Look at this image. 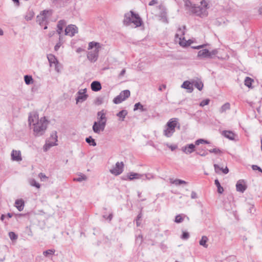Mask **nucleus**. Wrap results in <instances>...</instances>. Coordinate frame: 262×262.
Masks as SVG:
<instances>
[{"label":"nucleus","instance_id":"1","mask_svg":"<svg viewBox=\"0 0 262 262\" xmlns=\"http://www.w3.org/2000/svg\"><path fill=\"white\" fill-rule=\"evenodd\" d=\"M132 23L134 24L136 27H140L143 24L142 19L139 14L135 13L133 11L125 14L123 19V24L126 26L130 25Z\"/></svg>","mask_w":262,"mask_h":262},{"label":"nucleus","instance_id":"2","mask_svg":"<svg viewBox=\"0 0 262 262\" xmlns=\"http://www.w3.org/2000/svg\"><path fill=\"white\" fill-rule=\"evenodd\" d=\"M48 121L46 119L45 117H41L39 120V122H36L34 125H33V131L35 136H41L45 133Z\"/></svg>","mask_w":262,"mask_h":262},{"label":"nucleus","instance_id":"3","mask_svg":"<svg viewBox=\"0 0 262 262\" xmlns=\"http://www.w3.org/2000/svg\"><path fill=\"white\" fill-rule=\"evenodd\" d=\"M178 125V128H180V124L178 123V119L173 118L170 119L166 123V128L164 130L163 135L166 137H170L175 132V128Z\"/></svg>","mask_w":262,"mask_h":262},{"label":"nucleus","instance_id":"4","mask_svg":"<svg viewBox=\"0 0 262 262\" xmlns=\"http://www.w3.org/2000/svg\"><path fill=\"white\" fill-rule=\"evenodd\" d=\"M49 11L45 10L41 11L39 15L37 16L36 21L41 26L45 25L43 29L46 30L48 28L47 27V16Z\"/></svg>","mask_w":262,"mask_h":262},{"label":"nucleus","instance_id":"5","mask_svg":"<svg viewBox=\"0 0 262 262\" xmlns=\"http://www.w3.org/2000/svg\"><path fill=\"white\" fill-rule=\"evenodd\" d=\"M124 164L123 162H117L114 167L110 170L112 174L117 176L121 174L124 170Z\"/></svg>","mask_w":262,"mask_h":262},{"label":"nucleus","instance_id":"6","mask_svg":"<svg viewBox=\"0 0 262 262\" xmlns=\"http://www.w3.org/2000/svg\"><path fill=\"white\" fill-rule=\"evenodd\" d=\"M191 12L196 15L201 17H203L207 16L208 12L207 10L201 6H193L191 8Z\"/></svg>","mask_w":262,"mask_h":262},{"label":"nucleus","instance_id":"7","mask_svg":"<svg viewBox=\"0 0 262 262\" xmlns=\"http://www.w3.org/2000/svg\"><path fill=\"white\" fill-rule=\"evenodd\" d=\"M158 8L160 10H161L159 15V20L163 23L168 24V20L167 17V12L165 7L163 5H160L158 6Z\"/></svg>","mask_w":262,"mask_h":262},{"label":"nucleus","instance_id":"8","mask_svg":"<svg viewBox=\"0 0 262 262\" xmlns=\"http://www.w3.org/2000/svg\"><path fill=\"white\" fill-rule=\"evenodd\" d=\"M144 175L133 172H129L127 174L126 178L123 177L122 178L123 180L133 181L137 179H144Z\"/></svg>","mask_w":262,"mask_h":262},{"label":"nucleus","instance_id":"9","mask_svg":"<svg viewBox=\"0 0 262 262\" xmlns=\"http://www.w3.org/2000/svg\"><path fill=\"white\" fill-rule=\"evenodd\" d=\"M50 140H53V141L50 142L49 143H46L44 147V150H47L48 148L52 147L53 146L56 145V142L57 141V132L54 131L52 133L50 136Z\"/></svg>","mask_w":262,"mask_h":262},{"label":"nucleus","instance_id":"10","mask_svg":"<svg viewBox=\"0 0 262 262\" xmlns=\"http://www.w3.org/2000/svg\"><path fill=\"white\" fill-rule=\"evenodd\" d=\"M99 50L95 49L93 51H90L87 54V58L91 62H96L98 58Z\"/></svg>","mask_w":262,"mask_h":262},{"label":"nucleus","instance_id":"11","mask_svg":"<svg viewBox=\"0 0 262 262\" xmlns=\"http://www.w3.org/2000/svg\"><path fill=\"white\" fill-rule=\"evenodd\" d=\"M106 124L104 122L99 123V122L95 121L94 122L92 128L94 133L96 134H100L101 131H103L105 127Z\"/></svg>","mask_w":262,"mask_h":262},{"label":"nucleus","instance_id":"12","mask_svg":"<svg viewBox=\"0 0 262 262\" xmlns=\"http://www.w3.org/2000/svg\"><path fill=\"white\" fill-rule=\"evenodd\" d=\"M181 150L185 154L189 155L194 151L196 152V148L195 144L191 143L183 146L181 148Z\"/></svg>","mask_w":262,"mask_h":262},{"label":"nucleus","instance_id":"13","mask_svg":"<svg viewBox=\"0 0 262 262\" xmlns=\"http://www.w3.org/2000/svg\"><path fill=\"white\" fill-rule=\"evenodd\" d=\"M78 32V28L75 25H71L66 27L65 29V35L73 36Z\"/></svg>","mask_w":262,"mask_h":262},{"label":"nucleus","instance_id":"14","mask_svg":"<svg viewBox=\"0 0 262 262\" xmlns=\"http://www.w3.org/2000/svg\"><path fill=\"white\" fill-rule=\"evenodd\" d=\"M83 91V92H82L81 91H79L78 92V93H77L78 96L76 98L77 103L82 102L85 101L86 99H87L88 95L85 94L86 92V89H85Z\"/></svg>","mask_w":262,"mask_h":262},{"label":"nucleus","instance_id":"15","mask_svg":"<svg viewBox=\"0 0 262 262\" xmlns=\"http://www.w3.org/2000/svg\"><path fill=\"white\" fill-rule=\"evenodd\" d=\"M28 122L31 125H34L35 123L39 122L38 114L37 113H30L28 118Z\"/></svg>","mask_w":262,"mask_h":262},{"label":"nucleus","instance_id":"16","mask_svg":"<svg viewBox=\"0 0 262 262\" xmlns=\"http://www.w3.org/2000/svg\"><path fill=\"white\" fill-rule=\"evenodd\" d=\"M48 61L50 63V66L53 65L55 66V69L56 71H58L57 69V65L58 64V61L56 57L53 54H49L47 56Z\"/></svg>","mask_w":262,"mask_h":262},{"label":"nucleus","instance_id":"17","mask_svg":"<svg viewBox=\"0 0 262 262\" xmlns=\"http://www.w3.org/2000/svg\"><path fill=\"white\" fill-rule=\"evenodd\" d=\"M236 188L237 191L243 193L247 189V186L244 180H239L236 184Z\"/></svg>","mask_w":262,"mask_h":262},{"label":"nucleus","instance_id":"18","mask_svg":"<svg viewBox=\"0 0 262 262\" xmlns=\"http://www.w3.org/2000/svg\"><path fill=\"white\" fill-rule=\"evenodd\" d=\"M97 119L98 122L99 123L104 122L105 124H106L107 118L106 117V114L104 112V110H101L97 113Z\"/></svg>","mask_w":262,"mask_h":262},{"label":"nucleus","instance_id":"19","mask_svg":"<svg viewBox=\"0 0 262 262\" xmlns=\"http://www.w3.org/2000/svg\"><path fill=\"white\" fill-rule=\"evenodd\" d=\"M11 159L13 161H20L22 160L21 153L19 150H13L11 152Z\"/></svg>","mask_w":262,"mask_h":262},{"label":"nucleus","instance_id":"20","mask_svg":"<svg viewBox=\"0 0 262 262\" xmlns=\"http://www.w3.org/2000/svg\"><path fill=\"white\" fill-rule=\"evenodd\" d=\"M181 87L187 90V91L189 93H191L193 91V83L189 81H185L182 84Z\"/></svg>","mask_w":262,"mask_h":262},{"label":"nucleus","instance_id":"21","mask_svg":"<svg viewBox=\"0 0 262 262\" xmlns=\"http://www.w3.org/2000/svg\"><path fill=\"white\" fill-rule=\"evenodd\" d=\"M91 88L93 91L98 92L101 89V85L100 82L94 81L91 83Z\"/></svg>","mask_w":262,"mask_h":262},{"label":"nucleus","instance_id":"22","mask_svg":"<svg viewBox=\"0 0 262 262\" xmlns=\"http://www.w3.org/2000/svg\"><path fill=\"white\" fill-rule=\"evenodd\" d=\"M214 168L215 172L216 173H220V171H222V172L224 174H227L229 172V169L226 166L225 168H221L219 165L217 164H214Z\"/></svg>","mask_w":262,"mask_h":262},{"label":"nucleus","instance_id":"23","mask_svg":"<svg viewBox=\"0 0 262 262\" xmlns=\"http://www.w3.org/2000/svg\"><path fill=\"white\" fill-rule=\"evenodd\" d=\"M208 56H209V50L207 49L200 50L198 53V57L201 58H207Z\"/></svg>","mask_w":262,"mask_h":262},{"label":"nucleus","instance_id":"24","mask_svg":"<svg viewBox=\"0 0 262 262\" xmlns=\"http://www.w3.org/2000/svg\"><path fill=\"white\" fill-rule=\"evenodd\" d=\"M15 207L18 210L21 211L24 209L25 206V202L23 199H18L15 201Z\"/></svg>","mask_w":262,"mask_h":262},{"label":"nucleus","instance_id":"25","mask_svg":"<svg viewBox=\"0 0 262 262\" xmlns=\"http://www.w3.org/2000/svg\"><path fill=\"white\" fill-rule=\"evenodd\" d=\"M222 135L231 140L234 139L235 135L232 131L224 130L222 132Z\"/></svg>","mask_w":262,"mask_h":262},{"label":"nucleus","instance_id":"26","mask_svg":"<svg viewBox=\"0 0 262 262\" xmlns=\"http://www.w3.org/2000/svg\"><path fill=\"white\" fill-rule=\"evenodd\" d=\"M208 154L207 150L202 147L196 148L195 152L196 155H200L202 157H205L208 155Z\"/></svg>","mask_w":262,"mask_h":262},{"label":"nucleus","instance_id":"27","mask_svg":"<svg viewBox=\"0 0 262 262\" xmlns=\"http://www.w3.org/2000/svg\"><path fill=\"white\" fill-rule=\"evenodd\" d=\"M66 25V21L64 20H60L58 22L57 28V32L60 35L62 31L64 26Z\"/></svg>","mask_w":262,"mask_h":262},{"label":"nucleus","instance_id":"28","mask_svg":"<svg viewBox=\"0 0 262 262\" xmlns=\"http://www.w3.org/2000/svg\"><path fill=\"white\" fill-rule=\"evenodd\" d=\"M127 115V111L125 110H123L118 112L116 116L120 118V120L121 121H124L125 116Z\"/></svg>","mask_w":262,"mask_h":262},{"label":"nucleus","instance_id":"29","mask_svg":"<svg viewBox=\"0 0 262 262\" xmlns=\"http://www.w3.org/2000/svg\"><path fill=\"white\" fill-rule=\"evenodd\" d=\"M93 48H95V49H97L98 50H99V49L101 48V46L99 42H95V41H91V42H89L88 50H91Z\"/></svg>","mask_w":262,"mask_h":262},{"label":"nucleus","instance_id":"30","mask_svg":"<svg viewBox=\"0 0 262 262\" xmlns=\"http://www.w3.org/2000/svg\"><path fill=\"white\" fill-rule=\"evenodd\" d=\"M105 97V95H101L97 97L94 101L95 104L97 105H100L102 104L104 102Z\"/></svg>","mask_w":262,"mask_h":262},{"label":"nucleus","instance_id":"31","mask_svg":"<svg viewBox=\"0 0 262 262\" xmlns=\"http://www.w3.org/2000/svg\"><path fill=\"white\" fill-rule=\"evenodd\" d=\"M208 241V238L206 236H203L199 242V244L201 246H203L205 248L208 247L207 242Z\"/></svg>","mask_w":262,"mask_h":262},{"label":"nucleus","instance_id":"32","mask_svg":"<svg viewBox=\"0 0 262 262\" xmlns=\"http://www.w3.org/2000/svg\"><path fill=\"white\" fill-rule=\"evenodd\" d=\"M85 141L87 143H88L90 145L93 146H96L97 144L96 142L92 136H89L85 139Z\"/></svg>","mask_w":262,"mask_h":262},{"label":"nucleus","instance_id":"33","mask_svg":"<svg viewBox=\"0 0 262 262\" xmlns=\"http://www.w3.org/2000/svg\"><path fill=\"white\" fill-rule=\"evenodd\" d=\"M139 109L141 111V112H145L146 111V109L143 107V105L140 102L136 103L135 104L134 111H136Z\"/></svg>","mask_w":262,"mask_h":262},{"label":"nucleus","instance_id":"34","mask_svg":"<svg viewBox=\"0 0 262 262\" xmlns=\"http://www.w3.org/2000/svg\"><path fill=\"white\" fill-rule=\"evenodd\" d=\"M253 82V79L249 77H246L244 81L245 85L249 88H252V84Z\"/></svg>","mask_w":262,"mask_h":262},{"label":"nucleus","instance_id":"35","mask_svg":"<svg viewBox=\"0 0 262 262\" xmlns=\"http://www.w3.org/2000/svg\"><path fill=\"white\" fill-rule=\"evenodd\" d=\"M193 85H194V87L198 89L199 91H201L204 86V84L202 81H198L193 82Z\"/></svg>","mask_w":262,"mask_h":262},{"label":"nucleus","instance_id":"36","mask_svg":"<svg viewBox=\"0 0 262 262\" xmlns=\"http://www.w3.org/2000/svg\"><path fill=\"white\" fill-rule=\"evenodd\" d=\"M120 94L122 96V97L123 98L124 100H125L126 98L130 96V93L129 90H125L121 91Z\"/></svg>","mask_w":262,"mask_h":262},{"label":"nucleus","instance_id":"37","mask_svg":"<svg viewBox=\"0 0 262 262\" xmlns=\"http://www.w3.org/2000/svg\"><path fill=\"white\" fill-rule=\"evenodd\" d=\"M214 184L217 188V192L220 194L222 193L224 191V189L221 186L220 183L217 179L215 180Z\"/></svg>","mask_w":262,"mask_h":262},{"label":"nucleus","instance_id":"38","mask_svg":"<svg viewBox=\"0 0 262 262\" xmlns=\"http://www.w3.org/2000/svg\"><path fill=\"white\" fill-rule=\"evenodd\" d=\"M24 80L26 84L29 85L33 82L32 77L30 75H25L24 76Z\"/></svg>","mask_w":262,"mask_h":262},{"label":"nucleus","instance_id":"39","mask_svg":"<svg viewBox=\"0 0 262 262\" xmlns=\"http://www.w3.org/2000/svg\"><path fill=\"white\" fill-rule=\"evenodd\" d=\"M170 182L177 186L180 185L181 184H186L187 183V182L180 179H176L173 181H171Z\"/></svg>","mask_w":262,"mask_h":262},{"label":"nucleus","instance_id":"40","mask_svg":"<svg viewBox=\"0 0 262 262\" xmlns=\"http://www.w3.org/2000/svg\"><path fill=\"white\" fill-rule=\"evenodd\" d=\"M123 101H124L123 98L122 97V96L119 94V95L116 96L114 99H113V102L115 104H119L121 103Z\"/></svg>","mask_w":262,"mask_h":262},{"label":"nucleus","instance_id":"41","mask_svg":"<svg viewBox=\"0 0 262 262\" xmlns=\"http://www.w3.org/2000/svg\"><path fill=\"white\" fill-rule=\"evenodd\" d=\"M178 32H179V33H177L176 34L175 37L181 39L182 37H183L185 34V32L184 30H182L181 28H179Z\"/></svg>","mask_w":262,"mask_h":262},{"label":"nucleus","instance_id":"42","mask_svg":"<svg viewBox=\"0 0 262 262\" xmlns=\"http://www.w3.org/2000/svg\"><path fill=\"white\" fill-rule=\"evenodd\" d=\"M86 179L87 177H86V176L81 173L79 175L78 178L74 179V181L77 182H82L83 180H86Z\"/></svg>","mask_w":262,"mask_h":262},{"label":"nucleus","instance_id":"43","mask_svg":"<svg viewBox=\"0 0 262 262\" xmlns=\"http://www.w3.org/2000/svg\"><path fill=\"white\" fill-rule=\"evenodd\" d=\"M209 142L208 140H205L204 139H199L196 140L195 141V145H199L200 144H209Z\"/></svg>","mask_w":262,"mask_h":262},{"label":"nucleus","instance_id":"44","mask_svg":"<svg viewBox=\"0 0 262 262\" xmlns=\"http://www.w3.org/2000/svg\"><path fill=\"white\" fill-rule=\"evenodd\" d=\"M218 53V49H215L211 51H209L208 58H213L214 56H215Z\"/></svg>","mask_w":262,"mask_h":262},{"label":"nucleus","instance_id":"45","mask_svg":"<svg viewBox=\"0 0 262 262\" xmlns=\"http://www.w3.org/2000/svg\"><path fill=\"white\" fill-rule=\"evenodd\" d=\"M34 13L32 11H29L25 16V19L27 20H31L34 17Z\"/></svg>","mask_w":262,"mask_h":262},{"label":"nucleus","instance_id":"46","mask_svg":"<svg viewBox=\"0 0 262 262\" xmlns=\"http://www.w3.org/2000/svg\"><path fill=\"white\" fill-rule=\"evenodd\" d=\"M55 250L54 249H49L43 251V254L45 256H48V255H52L54 254Z\"/></svg>","mask_w":262,"mask_h":262},{"label":"nucleus","instance_id":"47","mask_svg":"<svg viewBox=\"0 0 262 262\" xmlns=\"http://www.w3.org/2000/svg\"><path fill=\"white\" fill-rule=\"evenodd\" d=\"M230 104L229 103H226L224 105H223L221 108L220 112L223 113L225 112L226 110L230 109Z\"/></svg>","mask_w":262,"mask_h":262},{"label":"nucleus","instance_id":"48","mask_svg":"<svg viewBox=\"0 0 262 262\" xmlns=\"http://www.w3.org/2000/svg\"><path fill=\"white\" fill-rule=\"evenodd\" d=\"M30 183L31 186L35 187L37 188H39L40 187V184L37 183L34 179H32L30 181Z\"/></svg>","mask_w":262,"mask_h":262},{"label":"nucleus","instance_id":"49","mask_svg":"<svg viewBox=\"0 0 262 262\" xmlns=\"http://www.w3.org/2000/svg\"><path fill=\"white\" fill-rule=\"evenodd\" d=\"M9 236L11 240H16L18 238L17 235L12 231L9 233Z\"/></svg>","mask_w":262,"mask_h":262},{"label":"nucleus","instance_id":"50","mask_svg":"<svg viewBox=\"0 0 262 262\" xmlns=\"http://www.w3.org/2000/svg\"><path fill=\"white\" fill-rule=\"evenodd\" d=\"M38 177L42 181H46L48 179V177H47L45 173L42 172L39 173Z\"/></svg>","mask_w":262,"mask_h":262},{"label":"nucleus","instance_id":"51","mask_svg":"<svg viewBox=\"0 0 262 262\" xmlns=\"http://www.w3.org/2000/svg\"><path fill=\"white\" fill-rule=\"evenodd\" d=\"M184 219L180 214L176 215L174 222L177 223H180L183 221Z\"/></svg>","mask_w":262,"mask_h":262},{"label":"nucleus","instance_id":"52","mask_svg":"<svg viewBox=\"0 0 262 262\" xmlns=\"http://www.w3.org/2000/svg\"><path fill=\"white\" fill-rule=\"evenodd\" d=\"M201 7L204 8L206 10L209 8L208 4L205 0H202L200 2Z\"/></svg>","mask_w":262,"mask_h":262},{"label":"nucleus","instance_id":"53","mask_svg":"<svg viewBox=\"0 0 262 262\" xmlns=\"http://www.w3.org/2000/svg\"><path fill=\"white\" fill-rule=\"evenodd\" d=\"M208 151L210 153H214L215 154L222 153V151L219 148H215L212 149H209Z\"/></svg>","mask_w":262,"mask_h":262},{"label":"nucleus","instance_id":"54","mask_svg":"<svg viewBox=\"0 0 262 262\" xmlns=\"http://www.w3.org/2000/svg\"><path fill=\"white\" fill-rule=\"evenodd\" d=\"M210 100L209 99H206L201 101L200 103V106H204L208 105L209 103Z\"/></svg>","mask_w":262,"mask_h":262},{"label":"nucleus","instance_id":"55","mask_svg":"<svg viewBox=\"0 0 262 262\" xmlns=\"http://www.w3.org/2000/svg\"><path fill=\"white\" fill-rule=\"evenodd\" d=\"M255 209L254 208V206L253 205H250V207L248 210V212L251 214H254L255 212Z\"/></svg>","mask_w":262,"mask_h":262},{"label":"nucleus","instance_id":"56","mask_svg":"<svg viewBox=\"0 0 262 262\" xmlns=\"http://www.w3.org/2000/svg\"><path fill=\"white\" fill-rule=\"evenodd\" d=\"M189 237V234L187 232H183L181 235V238L183 239H187Z\"/></svg>","mask_w":262,"mask_h":262},{"label":"nucleus","instance_id":"57","mask_svg":"<svg viewBox=\"0 0 262 262\" xmlns=\"http://www.w3.org/2000/svg\"><path fill=\"white\" fill-rule=\"evenodd\" d=\"M252 168L253 170H258L259 171H260V172L262 173V169L259 167L258 166L256 165H252Z\"/></svg>","mask_w":262,"mask_h":262},{"label":"nucleus","instance_id":"58","mask_svg":"<svg viewBox=\"0 0 262 262\" xmlns=\"http://www.w3.org/2000/svg\"><path fill=\"white\" fill-rule=\"evenodd\" d=\"M62 45V42L60 41V40L57 42L54 47L55 51H57L59 50V48Z\"/></svg>","mask_w":262,"mask_h":262},{"label":"nucleus","instance_id":"59","mask_svg":"<svg viewBox=\"0 0 262 262\" xmlns=\"http://www.w3.org/2000/svg\"><path fill=\"white\" fill-rule=\"evenodd\" d=\"M184 2L185 6L186 7H189L191 5V3L189 0H183Z\"/></svg>","mask_w":262,"mask_h":262},{"label":"nucleus","instance_id":"60","mask_svg":"<svg viewBox=\"0 0 262 262\" xmlns=\"http://www.w3.org/2000/svg\"><path fill=\"white\" fill-rule=\"evenodd\" d=\"M144 176V179H142V180H149L150 178H152V176L150 174H143Z\"/></svg>","mask_w":262,"mask_h":262},{"label":"nucleus","instance_id":"61","mask_svg":"<svg viewBox=\"0 0 262 262\" xmlns=\"http://www.w3.org/2000/svg\"><path fill=\"white\" fill-rule=\"evenodd\" d=\"M191 198L192 199H195L198 198V195L195 191H192L191 194Z\"/></svg>","mask_w":262,"mask_h":262},{"label":"nucleus","instance_id":"62","mask_svg":"<svg viewBox=\"0 0 262 262\" xmlns=\"http://www.w3.org/2000/svg\"><path fill=\"white\" fill-rule=\"evenodd\" d=\"M167 146L168 147L171 149V151H173L175 149H176L178 147V146L176 145H168L167 144Z\"/></svg>","mask_w":262,"mask_h":262},{"label":"nucleus","instance_id":"63","mask_svg":"<svg viewBox=\"0 0 262 262\" xmlns=\"http://www.w3.org/2000/svg\"><path fill=\"white\" fill-rule=\"evenodd\" d=\"M158 3V1L157 0H151L148 4L149 6H153Z\"/></svg>","mask_w":262,"mask_h":262},{"label":"nucleus","instance_id":"64","mask_svg":"<svg viewBox=\"0 0 262 262\" xmlns=\"http://www.w3.org/2000/svg\"><path fill=\"white\" fill-rule=\"evenodd\" d=\"M205 46H206V44H204V45H200V46H196V47H194L193 48L194 49H200L201 48H203L205 47Z\"/></svg>","mask_w":262,"mask_h":262}]
</instances>
